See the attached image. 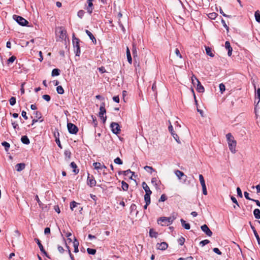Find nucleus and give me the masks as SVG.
Wrapping results in <instances>:
<instances>
[{
  "label": "nucleus",
  "instance_id": "79ce46f5",
  "mask_svg": "<svg viewBox=\"0 0 260 260\" xmlns=\"http://www.w3.org/2000/svg\"><path fill=\"white\" fill-rule=\"evenodd\" d=\"M10 104L12 106L16 104V98L15 97H11L9 100Z\"/></svg>",
  "mask_w": 260,
  "mask_h": 260
},
{
  "label": "nucleus",
  "instance_id": "603ef678",
  "mask_svg": "<svg viewBox=\"0 0 260 260\" xmlns=\"http://www.w3.org/2000/svg\"><path fill=\"white\" fill-rule=\"evenodd\" d=\"M175 54L179 58H182V56L181 54V53H180V51L179 50V49L178 48H176L175 49Z\"/></svg>",
  "mask_w": 260,
  "mask_h": 260
},
{
  "label": "nucleus",
  "instance_id": "2f4dec72",
  "mask_svg": "<svg viewBox=\"0 0 260 260\" xmlns=\"http://www.w3.org/2000/svg\"><path fill=\"white\" fill-rule=\"evenodd\" d=\"M122 184V188L124 191H126L128 188V184L124 182V181H122L121 182Z\"/></svg>",
  "mask_w": 260,
  "mask_h": 260
},
{
  "label": "nucleus",
  "instance_id": "c9c22d12",
  "mask_svg": "<svg viewBox=\"0 0 260 260\" xmlns=\"http://www.w3.org/2000/svg\"><path fill=\"white\" fill-rule=\"evenodd\" d=\"M79 203L76 202L75 201H72L70 203V208L73 211L74 208H75L77 205H78Z\"/></svg>",
  "mask_w": 260,
  "mask_h": 260
},
{
  "label": "nucleus",
  "instance_id": "338daca9",
  "mask_svg": "<svg viewBox=\"0 0 260 260\" xmlns=\"http://www.w3.org/2000/svg\"><path fill=\"white\" fill-rule=\"evenodd\" d=\"M107 169V167L103 164L102 167L101 168V171H103V174L105 175L107 173L105 172V170Z\"/></svg>",
  "mask_w": 260,
  "mask_h": 260
},
{
  "label": "nucleus",
  "instance_id": "a878e982",
  "mask_svg": "<svg viewBox=\"0 0 260 260\" xmlns=\"http://www.w3.org/2000/svg\"><path fill=\"white\" fill-rule=\"evenodd\" d=\"M253 214L255 218L260 219V210L258 209H255L253 211Z\"/></svg>",
  "mask_w": 260,
  "mask_h": 260
},
{
  "label": "nucleus",
  "instance_id": "052dcab7",
  "mask_svg": "<svg viewBox=\"0 0 260 260\" xmlns=\"http://www.w3.org/2000/svg\"><path fill=\"white\" fill-rule=\"evenodd\" d=\"M221 23H222L223 26H224V27L228 31L229 28L228 26L226 25L225 21L223 19L221 20Z\"/></svg>",
  "mask_w": 260,
  "mask_h": 260
},
{
  "label": "nucleus",
  "instance_id": "37998d69",
  "mask_svg": "<svg viewBox=\"0 0 260 260\" xmlns=\"http://www.w3.org/2000/svg\"><path fill=\"white\" fill-rule=\"evenodd\" d=\"M60 38H61V39H63L64 38L66 37V32L65 30H60Z\"/></svg>",
  "mask_w": 260,
  "mask_h": 260
},
{
  "label": "nucleus",
  "instance_id": "3c124183",
  "mask_svg": "<svg viewBox=\"0 0 260 260\" xmlns=\"http://www.w3.org/2000/svg\"><path fill=\"white\" fill-rule=\"evenodd\" d=\"M84 13H85L83 10H80L78 12L77 15L79 18H82L83 17V16H84Z\"/></svg>",
  "mask_w": 260,
  "mask_h": 260
},
{
  "label": "nucleus",
  "instance_id": "20e7f679",
  "mask_svg": "<svg viewBox=\"0 0 260 260\" xmlns=\"http://www.w3.org/2000/svg\"><path fill=\"white\" fill-rule=\"evenodd\" d=\"M14 19L19 23L20 25L22 26H26L27 24L28 23V21L20 16L14 15Z\"/></svg>",
  "mask_w": 260,
  "mask_h": 260
},
{
  "label": "nucleus",
  "instance_id": "58836bf2",
  "mask_svg": "<svg viewBox=\"0 0 260 260\" xmlns=\"http://www.w3.org/2000/svg\"><path fill=\"white\" fill-rule=\"evenodd\" d=\"M16 59V57L15 56H12L10 57L7 60L8 64H9L10 63H13L15 60Z\"/></svg>",
  "mask_w": 260,
  "mask_h": 260
},
{
  "label": "nucleus",
  "instance_id": "9d476101",
  "mask_svg": "<svg viewBox=\"0 0 260 260\" xmlns=\"http://www.w3.org/2000/svg\"><path fill=\"white\" fill-rule=\"evenodd\" d=\"M168 247V244L165 242H163L160 243H158L157 244V248L158 249L161 250H166Z\"/></svg>",
  "mask_w": 260,
  "mask_h": 260
},
{
  "label": "nucleus",
  "instance_id": "f8f14e48",
  "mask_svg": "<svg viewBox=\"0 0 260 260\" xmlns=\"http://www.w3.org/2000/svg\"><path fill=\"white\" fill-rule=\"evenodd\" d=\"M175 174L179 180H181L182 178H187V176L185 175L184 173L178 170L175 171Z\"/></svg>",
  "mask_w": 260,
  "mask_h": 260
},
{
  "label": "nucleus",
  "instance_id": "5701e85b",
  "mask_svg": "<svg viewBox=\"0 0 260 260\" xmlns=\"http://www.w3.org/2000/svg\"><path fill=\"white\" fill-rule=\"evenodd\" d=\"M21 142L25 145H28L29 143V140L26 136H23L21 139Z\"/></svg>",
  "mask_w": 260,
  "mask_h": 260
},
{
  "label": "nucleus",
  "instance_id": "bb28decb",
  "mask_svg": "<svg viewBox=\"0 0 260 260\" xmlns=\"http://www.w3.org/2000/svg\"><path fill=\"white\" fill-rule=\"evenodd\" d=\"M65 155V159L69 161L71 158V152L69 150H66L64 152Z\"/></svg>",
  "mask_w": 260,
  "mask_h": 260
},
{
  "label": "nucleus",
  "instance_id": "680f3d73",
  "mask_svg": "<svg viewBox=\"0 0 260 260\" xmlns=\"http://www.w3.org/2000/svg\"><path fill=\"white\" fill-rule=\"evenodd\" d=\"M254 236H255V238H256V239L257 240L258 244L259 245H260V238L259 237V236H258L257 233V232H255V233H254Z\"/></svg>",
  "mask_w": 260,
  "mask_h": 260
},
{
  "label": "nucleus",
  "instance_id": "dca6fc26",
  "mask_svg": "<svg viewBox=\"0 0 260 260\" xmlns=\"http://www.w3.org/2000/svg\"><path fill=\"white\" fill-rule=\"evenodd\" d=\"M142 185L143 188L144 189V190L145 191V194H151L152 193V191L150 189L149 186L147 185V184L145 182H143L142 183Z\"/></svg>",
  "mask_w": 260,
  "mask_h": 260
},
{
  "label": "nucleus",
  "instance_id": "13d9d810",
  "mask_svg": "<svg viewBox=\"0 0 260 260\" xmlns=\"http://www.w3.org/2000/svg\"><path fill=\"white\" fill-rule=\"evenodd\" d=\"M237 192L238 196L240 198H242V191L239 187L237 188Z\"/></svg>",
  "mask_w": 260,
  "mask_h": 260
},
{
  "label": "nucleus",
  "instance_id": "4c0bfd02",
  "mask_svg": "<svg viewBox=\"0 0 260 260\" xmlns=\"http://www.w3.org/2000/svg\"><path fill=\"white\" fill-rule=\"evenodd\" d=\"M133 55L134 59H135L136 57H137L138 54H137V51L136 49V46L134 45L133 48Z\"/></svg>",
  "mask_w": 260,
  "mask_h": 260
},
{
  "label": "nucleus",
  "instance_id": "f3484780",
  "mask_svg": "<svg viewBox=\"0 0 260 260\" xmlns=\"http://www.w3.org/2000/svg\"><path fill=\"white\" fill-rule=\"evenodd\" d=\"M25 167V164H24V163H19V164H17L15 166V168H16V170L18 172H20L22 170H23V169H24Z\"/></svg>",
  "mask_w": 260,
  "mask_h": 260
},
{
  "label": "nucleus",
  "instance_id": "8fccbe9b",
  "mask_svg": "<svg viewBox=\"0 0 260 260\" xmlns=\"http://www.w3.org/2000/svg\"><path fill=\"white\" fill-rule=\"evenodd\" d=\"M34 114L35 115V117L37 119H39L41 118V113L40 112L36 111L35 112Z\"/></svg>",
  "mask_w": 260,
  "mask_h": 260
},
{
  "label": "nucleus",
  "instance_id": "bf43d9fd",
  "mask_svg": "<svg viewBox=\"0 0 260 260\" xmlns=\"http://www.w3.org/2000/svg\"><path fill=\"white\" fill-rule=\"evenodd\" d=\"M157 179L155 177H154V178H152V179H151V183L155 186H156L157 184Z\"/></svg>",
  "mask_w": 260,
  "mask_h": 260
},
{
  "label": "nucleus",
  "instance_id": "0e129e2a",
  "mask_svg": "<svg viewBox=\"0 0 260 260\" xmlns=\"http://www.w3.org/2000/svg\"><path fill=\"white\" fill-rule=\"evenodd\" d=\"M244 196H245V198L248 200H250L251 201L252 200V199H251L249 197V193L246 192V191H245L244 193Z\"/></svg>",
  "mask_w": 260,
  "mask_h": 260
},
{
  "label": "nucleus",
  "instance_id": "aec40b11",
  "mask_svg": "<svg viewBox=\"0 0 260 260\" xmlns=\"http://www.w3.org/2000/svg\"><path fill=\"white\" fill-rule=\"evenodd\" d=\"M180 221H181V224H182V226L186 230H189L190 229V224L189 223H186V221L183 219H181L180 220Z\"/></svg>",
  "mask_w": 260,
  "mask_h": 260
},
{
  "label": "nucleus",
  "instance_id": "e433bc0d",
  "mask_svg": "<svg viewBox=\"0 0 260 260\" xmlns=\"http://www.w3.org/2000/svg\"><path fill=\"white\" fill-rule=\"evenodd\" d=\"M87 251L89 254L94 255L96 253V250L95 249H92L90 248H88L87 249Z\"/></svg>",
  "mask_w": 260,
  "mask_h": 260
},
{
  "label": "nucleus",
  "instance_id": "5fc2aeb1",
  "mask_svg": "<svg viewBox=\"0 0 260 260\" xmlns=\"http://www.w3.org/2000/svg\"><path fill=\"white\" fill-rule=\"evenodd\" d=\"M42 98L44 100H45V101H46L47 102L50 101V99H51L50 96L47 94L43 95Z\"/></svg>",
  "mask_w": 260,
  "mask_h": 260
},
{
  "label": "nucleus",
  "instance_id": "72a5a7b5",
  "mask_svg": "<svg viewBox=\"0 0 260 260\" xmlns=\"http://www.w3.org/2000/svg\"><path fill=\"white\" fill-rule=\"evenodd\" d=\"M78 245L79 243L76 239H75L74 241V252H78Z\"/></svg>",
  "mask_w": 260,
  "mask_h": 260
},
{
  "label": "nucleus",
  "instance_id": "f03ea898",
  "mask_svg": "<svg viewBox=\"0 0 260 260\" xmlns=\"http://www.w3.org/2000/svg\"><path fill=\"white\" fill-rule=\"evenodd\" d=\"M79 40L75 37L74 35L73 37V44L74 51L76 56H79L80 54V48L79 45Z\"/></svg>",
  "mask_w": 260,
  "mask_h": 260
},
{
  "label": "nucleus",
  "instance_id": "4468645a",
  "mask_svg": "<svg viewBox=\"0 0 260 260\" xmlns=\"http://www.w3.org/2000/svg\"><path fill=\"white\" fill-rule=\"evenodd\" d=\"M35 241L37 242L38 246L39 247V248L40 249V251L43 253H44L45 255L47 256V252H46V251L45 250V249H44V247L42 245V244H41V243L40 242V241L37 239V238H36L35 239Z\"/></svg>",
  "mask_w": 260,
  "mask_h": 260
},
{
  "label": "nucleus",
  "instance_id": "9b49d317",
  "mask_svg": "<svg viewBox=\"0 0 260 260\" xmlns=\"http://www.w3.org/2000/svg\"><path fill=\"white\" fill-rule=\"evenodd\" d=\"M87 184L90 187L94 186L96 184V181L92 176H88L87 178Z\"/></svg>",
  "mask_w": 260,
  "mask_h": 260
},
{
  "label": "nucleus",
  "instance_id": "2eb2a0df",
  "mask_svg": "<svg viewBox=\"0 0 260 260\" xmlns=\"http://www.w3.org/2000/svg\"><path fill=\"white\" fill-rule=\"evenodd\" d=\"M225 47L228 50V54L229 56L232 55L233 49L231 46L230 43L229 41H226L225 43Z\"/></svg>",
  "mask_w": 260,
  "mask_h": 260
},
{
  "label": "nucleus",
  "instance_id": "49530a36",
  "mask_svg": "<svg viewBox=\"0 0 260 260\" xmlns=\"http://www.w3.org/2000/svg\"><path fill=\"white\" fill-rule=\"evenodd\" d=\"M169 122L170 123V125L168 127V129L169 131V132L171 133V135L173 134V133H174V131L173 130V126L171 124V122L170 121H169Z\"/></svg>",
  "mask_w": 260,
  "mask_h": 260
},
{
  "label": "nucleus",
  "instance_id": "0eeeda50",
  "mask_svg": "<svg viewBox=\"0 0 260 260\" xmlns=\"http://www.w3.org/2000/svg\"><path fill=\"white\" fill-rule=\"evenodd\" d=\"M67 127L69 133L71 134H75L78 132V127L72 123H68Z\"/></svg>",
  "mask_w": 260,
  "mask_h": 260
},
{
  "label": "nucleus",
  "instance_id": "6e6552de",
  "mask_svg": "<svg viewBox=\"0 0 260 260\" xmlns=\"http://www.w3.org/2000/svg\"><path fill=\"white\" fill-rule=\"evenodd\" d=\"M110 127L112 132L114 134H118L120 131L119 125L117 123L114 122H112L111 123Z\"/></svg>",
  "mask_w": 260,
  "mask_h": 260
},
{
  "label": "nucleus",
  "instance_id": "1a4fd4ad",
  "mask_svg": "<svg viewBox=\"0 0 260 260\" xmlns=\"http://www.w3.org/2000/svg\"><path fill=\"white\" fill-rule=\"evenodd\" d=\"M201 230L204 232L207 236L210 237L212 235V231L209 229L206 224H204L201 227Z\"/></svg>",
  "mask_w": 260,
  "mask_h": 260
},
{
  "label": "nucleus",
  "instance_id": "4be33fe9",
  "mask_svg": "<svg viewBox=\"0 0 260 260\" xmlns=\"http://www.w3.org/2000/svg\"><path fill=\"white\" fill-rule=\"evenodd\" d=\"M172 136L173 137L174 139L176 140V141L177 142V144L178 145H184V144L182 143L180 140L178 136L175 134V133L172 134Z\"/></svg>",
  "mask_w": 260,
  "mask_h": 260
},
{
  "label": "nucleus",
  "instance_id": "864d4df0",
  "mask_svg": "<svg viewBox=\"0 0 260 260\" xmlns=\"http://www.w3.org/2000/svg\"><path fill=\"white\" fill-rule=\"evenodd\" d=\"M231 199L234 203H235L237 206L239 207V205L238 203V201H237V199L234 197L231 196Z\"/></svg>",
  "mask_w": 260,
  "mask_h": 260
},
{
  "label": "nucleus",
  "instance_id": "6e6d98bb",
  "mask_svg": "<svg viewBox=\"0 0 260 260\" xmlns=\"http://www.w3.org/2000/svg\"><path fill=\"white\" fill-rule=\"evenodd\" d=\"M167 200V197L165 194H163L161 196L160 199L158 201L160 202H164Z\"/></svg>",
  "mask_w": 260,
  "mask_h": 260
},
{
  "label": "nucleus",
  "instance_id": "f704fd0d",
  "mask_svg": "<svg viewBox=\"0 0 260 260\" xmlns=\"http://www.w3.org/2000/svg\"><path fill=\"white\" fill-rule=\"evenodd\" d=\"M56 91L58 94H62L64 93V89L61 86H58L56 88Z\"/></svg>",
  "mask_w": 260,
  "mask_h": 260
},
{
  "label": "nucleus",
  "instance_id": "a19ab883",
  "mask_svg": "<svg viewBox=\"0 0 260 260\" xmlns=\"http://www.w3.org/2000/svg\"><path fill=\"white\" fill-rule=\"evenodd\" d=\"M144 169L147 171V172H150V173H151L152 171H154V170L153 169V168L152 167H150V166H145L144 167Z\"/></svg>",
  "mask_w": 260,
  "mask_h": 260
},
{
  "label": "nucleus",
  "instance_id": "ea45409f",
  "mask_svg": "<svg viewBox=\"0 0 260 260\" xmlns=\"http://www.w3.org/2000/svg\"><path fill=\"white\" fill-rule=\"evenodd\" d=\"M209 242H210L209 240H207V239L204 240L200 242V245L203 247V246H204L205 245H206V244L209 243Z\"/></svg>",
  "mask_w": 260,
  "mask_h": 260
},
{
  "label": "nucleus",
  "instance_id": "39448f33",
  "mask_svg": "<svg viewBox=\"0 0 260 260\" xmlns=\"http://www.w3.org/2000/svg\"><path fill=\"white\" fill-rule=\"evenodd\" d=\"M226 138L228 142L229 146H236V141L235 140L234 137L231 133L226 134Z\"/></svg>",
  "mask_w": 260,
  "mask_h": 260
},
{
  "label": "nucleus",
  "instance_id": "7c9ffc66",
  "mask_svg": "<svg viewBox=\"0 0 260 260\" xmlns=\"http://www.w3.org/2000/svg\"><path fill=\"white\" fill-rule=\"evenodd\" d=\"M122 173L125 176H128L129 174H132V176L130 177V178L131 179L132 178L133 176L134 175V173L133 172H132L130 170L122 171Z\"/></svg>",
  "mask_w": 260,
  "mask_h": 260
},
{
  "label": "nucleus",
  "instance_id": "cd10ccee",
  "mask_svg": "<svg viewBox=\"0 0 260 260\" xmlns=\"http://www.w3.org/2000/svg\"><path fill=\"white\" fill-rule=\"evenodd\" d=\"M150 195L151 194H145L144 196V200L147 204H150Z\"/></svg>",
  "mask_w": 260,
  "mask_h": 260
},
{
  "label": "nucleus",
  "instance_id": "de8ad7c7",
  "mask_svg": "<svg viewBox=\"0 0 260 260\" xmlns=\"http://www.w3.org/2000/svg\"><path fill=\"white\" fill-rule=\"evenodd\" d=\"M219 89L221 93H223V91L225 90V87L223 83H220L219 84Z\"/></svg>",
  "mask_w": 260,
  "mask_h": 260
},
{
  "label": "nucleus",
  "instance_id": "c03bdc74",
  "mask_svg": "<svg viewBox=\"0 0 260 260\" xmlns=\"http://www.w3.org/2000/svg\"><path fill=\"white\" fill-rule=\"evenodd\" d=\"M217 15V14L216 13H211L209 14L208 17L210 19H214L216 17Z\"/></svg>",
  "mask_w": 260,
  "mask_h": 260
},
{
  "label": "nucleus",
  "instance_id": "a211bd4d",
  "mask_svg": "<svg viewBox=\"0 0 260 260\" xmlns=\"http://www.w3.org/2000/svg\"><path fill=\"white\" fill-rule=\"evenodd\" d=\"M103 164L100 162H94L93 163V166L94 168L98 171V172H100L101 171V168L102 167Z\"/></svg>",
  "mask_w": 260,
  "mask_h": 260
},
{
  "label": "nucleus",
  "instance_id": "774afa93",
  "mask_svg": "<svg viewBox=\"0 0 260 260\" xmlns=\"http://www.w3.org/2000/svg\"><path fill=\"white\" fill-rule=\"evenodd\" d=\"M54 209L57 213H59L60 212V209L58 205H55L54 206Z\"/></svg>",
  "mask_w": 260,
  "mask_h": 260
},
{
  "label": "nucleus",
  "instance_id": "b1692460",
  "mask_svg": "<svg viewBox=\"0 0 260 260\" xmlns=\"http://www.w3.org/2000/svg\"><path fill=\"white\" fill-rule=\"evenodd\" d=\"M158 233L155 232L153 229H151L149 230V236L152 238H156L157 237Z\"/></svg>",
  "mask_w": 260,
  "mask_h": 260
},
{
  "label": "nucleus",
  "instance_id": "09e8293b",
  "mask_svg": "<svg viewBox=\"0 0 260 260\" xmlns=\"http://www.w3.org/2000/svg\"><path fill=\"white\" fill-rule=\"evenodd\" d=\"M118 24H119V26L121 27L122 31L124 33L125 32V29L124 27V26H123V24L122 23L121 21L120 20H119L118 21Z\"/></svg>",
  "mask_w": 260,
  "mask_h": 260
},
{
  "label": "nucleus",
  "instance_id": "c85d7f7f",
  "mask_svg": "<svg viewBox=\"0 0 260 260\" xmlns=\"http://www.w3.org/2000/svg\"><path fill=\"white\" fill-rule=\"evenodd\" d=\"M70 166L71 168H72L73 169H74L73 170V172H74L76 174H77L79 172V170H76V168L77 167L76 164L74 162H72L70 164Z\"/></svg>",
  "mask_w": 260,
  "mask_h": 260
},
{
  "label": "nucleus",
  "instance_id": "a18cd8bd",
  "mask_svg": "<svg viewBox=\"0 0 260 260\" xmlns=\"http://www.w3.org/2000/svg\"><path fill=\"white\" fill-rule=\"evenodd\" d=\"M114 162L115 164H118V165H122V161L121 160V159L119 157L116 158L114 160Z\"/></svg>",
  "mask_w": 260,
  "mask_h": 260
},
{
  "label": "nucleus",
  "instance_id": "f257e3e1",
  "mask_svg": "<svg viewBox=\"0 0 260 260\" xmlns=\"http://www.w3.org/2000/svg\"><path fill=\"white\" fill-rule=\"evenodd\" d=\"M176 219V217L174 216L167 217H162L158 220L157 222L158 224H160L161 225H168L172 223L173 221Z\"/></svg>",
  "mask_w": 260,
  "mask_h": 260
},
{
  "label": "nucleus",
  "instance_id": "423d86ee",
  "mask_svg": "<svg viewBox=\"0 0 260 260\" xmlns=\"http://www.w3.org/2000/svg\"><path fill=\"white\" fill-rule=\"evenodd\" d=\"M199 180H200L201 185L202 187L203 193L204 195H207V188H206V184H205V181L203 176L201 174H200L199 175Z\"/></svg>",
  "mask_w": 260,
  "mask_h": 260
},
{
  "label": "nucleus",
  "instance_id": "393cba45",
  "mask_svg": "<svg viewBox=\"0 0 260 260\" xmlns=\"http://www.w3.org/2000/svg\"><path fill=\"white\" fill-rule=\"evenodd\" d=\"M205 50L206 54L208 55L211 57H213L214 56V54L212 52V50L211 48H210L209 47H205Z\"/></svg>",
  "mask_w": 260,
  "mask_h": 260
},
{
  "label": "nucleus",
  "instance_id": "c756f323",
  "mask_svg": "<svg viewBox=\"0 0 260 260\" xmlns=\"http://www.w3.org/2000/svg\"><path fill=\"white\" fill-rule=\"evenodd\" d=\"M254 16H255L256 21L257 22L260 23V12L258 10L256 11L255 12Z\"/></svg>",
  "mask_w": 260,
  "mask_h": 260
},
{
  "label": "nucleus",
  "instance_id": "6ab92c4d",
  "mask_svg": "<svg viewBox=\"0 0 260 260\" xmlns=\"http://www.w3.org/2000/svg\"><path fill=\"white\" fill-rule=\"evenodd\" d=\"M85 32L86 34L89 36L90 39L92 40V42L95 44L96 43V40L92 33L88 30H86Z\"/></svg>",
  "mask_w": 260,
  "mask_h": 260
},
{
  "label": "nucleus",
  "instance_id": "473e14b6",
  "mask_svg": "<svg viewBox=\"0 0 260 260\" xmlns=\"http://www.w3.org/2000/svg\"><path fill=\"white\" fill-rule=\"evenodd\" d=\"M59 70L58 69H54L52 70L51 75L52 76H58L59 75Z\"/></svg>",
  "mask_w": 260,
  "mask_h": 260
},
{
  "label": "nucleus",
  "instance_id": "412c9836",
  "mask_svg": "<svg viewBox=\"0 0 260 260\" xmlns=\"http://www.w3.org/2000/svg\"><path fill=\"white\" fill-rule=\"evenodd\" d=\"M126 57H127V59L128 62L130 64H132V57H131L130 50H129V49L128 47H127V48H126Z\"/></svg>",
  "mask_w": 260,
  "mask_h": 260
},
{
  "label": "nucleus",
  "instance_id": "69168bd1",
  "mask_svg": "<svg viewBox=\"0 0 260 260\" xmlns=\"http://www.w3.org/2000/svg\"><path fill=\"white\" fill-rule=\"evenodd\" d=\"M22 116L25 119L27 120L28 119V117L26 115V112L24 111H22L21 113Z\"/></svg>",
  "mask_w": 260,
  "mask_h": 260
},
{
  "label": "nucleus",
  "instance_id": "7ed1b4c3",
  "mask_svg": "<svg viewBox=\"0 0 260 260\" xmlns=\"http://www.w3.org/2000/svg\"><path fill=\"white\" fill-rule=\"evenodd\" d=\"M106 111L105 108V103H103L100 108V112H99V116L101 119H103V122L105 123L106 119L107 116H104V115L106 113Z\"/></svg>",
  "mask_w": 260,
  "mask_h": 260
},
{
  "label": "nucleus",
  "instance_id": "ddd939ff",
  "mask_svg": "<svg viewBox=\"0 0 260 260\" xmlns=\"http://www.w3.org/2000/svg\"><path fill=\"white\" fill-rule=\"evenodd\" d=\"M196 84H197L196 89L198 92L201 93L204 92V87L201 84L200 82L198 79H197V83Z\"/></svg>",
  "mask_w": 260,
  "mask_h": 260
},
{
  "label": "nucleus",
  "instance_id": "4d7b16f0",
  "mask_svg": "<svg viewBox=\"0 0 260 260\" xmlns=\"http://www.w3.org/2000/svg\"><path fill=\"white\" fill-rule=\"evenodd\" d=\"M197 79H198L197 78V77L194 75H193L191 77V81H192V83L195 85L197 83Z\"/></svg>",
  "mask_w": 260,
  "mask_h": 260
},
{
  "label": "nucleus",
  "instance_id": "e2e57ef3",
  "mask_svg": "<svg viewBox=\"0 0 260 260\" xmlns=\"http://www.w3.org/2000/svg\"><path fill=\"white\" fill-rule=\"evenodd\" d=\"M213 251L215 253H217L218 255L221 254V252H220V251L219 250V249L218 248H214L213 249Z\"/></svg>",
  "mask_w": 260,
  "mask_h": 260
}]
</instances>
